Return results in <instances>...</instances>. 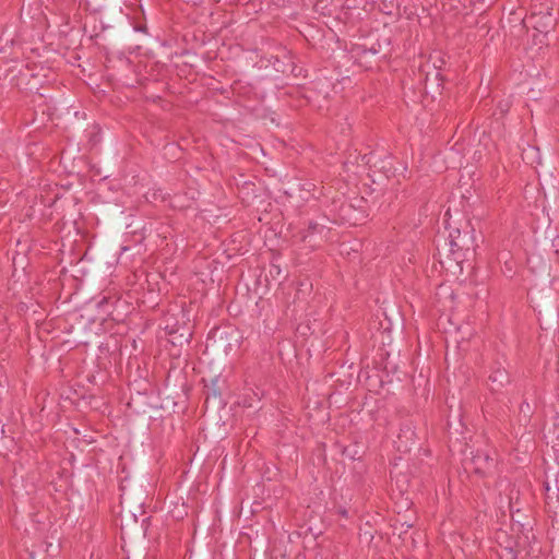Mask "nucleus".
I'll return each mask as SVG.
<instances>
[{
	"instance_id": "nucleus-1",
	"label": "nucleus",
	"mask_w": 559,
	"mask_h": 559,
	"mask_svg": "<svg viewBox=\"0 0 559 559\" xmlns=\"http://www.w3.org/2000/svg\"><path fill=\"white\" fill-rule=\"evenodd\" d=\"M523 23L526 27H532L537 32L534 34V38H538L542 43L543 38L555 27L556 17L549 7H542L538 11L534 10L527 15Z\"/></svg>"
},
{
	"instance_id": "nucleus-2",
	"label": "nucleus",
	"mask_w": 559,
	"mask_h": 559,
	"mask_svg": "<svg viewBox=\"0 0 559 559\" xmlns=\"http://www.w3.org/2000/svg\"><path fill=\"white\" fill-rule=\"evenodd\" d=\"M120 495V518L121 522L126 524H131V522L138 523V515L142 516V522L146 520L144 518L145 512L143 510L144 506V497L141 493L136 501L132 500L131 493L128 492L124 488H121Z\"/></svg>"
},
{
	"instance_id": "nucleus-3",
	"label": "nucleus",
	"mask_w": 559,
	"mask_h": 559,
	"mask_svg": "<svg viewBox=\"0 0 559 559\" xmlns=\"http://www.w3.org/2000/svg\"><path fill=\"white\" fill-rule=\"evenodd\" d=\"M544 489L547 511L555 518H559V473L554 475V478L547 476Z\"/></svg>"
},
{
	"instance_id": "nucleus-4",
	"label": "nucleus",
	"mask_w": 559,
	"mask_h": 559,
	"mask_svg": "<svg viewBox=\"0 0 559 559\" xmlns=\"http://www.w3.org/2000/svg\"><path fill=\"white\" fill-rule=\"evenodd\" d=\"M510 374L508 370L500 364L495 362L490 368L488 376V385L492 393H502L510 384Z\"/></svg>"
},
{
	"instance_id": "nucleus-5",
	"label": "nucleus",
	"mask_w": 559,
	"mask_h": 559,
	"mask_svg": "<svg viewBox=\"0 0 559 559\" xmlns=\"http://www.w3.org/2000/svg\"><path fill=\"white\" fill-rule=\"evenodd\" d=\"M468 468L479 476H485L493 466V459L485 451H477L469 460Z\"/></svg>"
},
{
	"instance_id": "nucleus-6",
	"label": "nucleus",
	"mask_w": 559,
	"mask_h": 559,
	"mask_svg": "<svg viewBox=\"0 0 559 559\" xmlns=\"http://www.w3.org/2000/svg\"><path fill=\"white\" fill-rule=\"evenodd\" d=\"M415 443V430L411 424L401 426L397 435V449L401 452L411 450V445Z\"/></svg>"
},
{
	"instance_id": "nucleus-7",
	"label": "nucleus",
	"mask_w": 559,
	"mask_h": 559,
	"mask_svg": "<svg viewBox=\"0 0 559 559\" xmlns=\"http://www.w3.org/2000/svg\"><path fill=\"white\" fill-rule=\"evenodd\" d=\"M323 226H320L319 224L311 222L306 230L300 231V239L301 241L306 242L316 233H321L323 231Z\"/></svg>"
},
{
	"instance_id": "nucleus-8",
	"label": "nucleus",
	"mask_w": 559,
	"mask_h": 559,
	"mask_svg": "<svg viewBox=\"0 0 559 559\" xmlns=\"http://www.w3.org/2000/svg\"><path fill=\"white\" fill-rule=\"evenodd\" d=\"M450 246H451L452 252H455L456 250L462 248V246L459 242H456L454 239L450 240Z\"/></svg>"
},
{
	"instance_id": "nucleus-9",
	"label": "nucleus",
	"mask_w": 559,
	"mask_h": 559,
	"mask_svg": "<svg viewBox=\"0 0 559 559\" xmlns=\"http://www.w3.org/2000/svg\"><path fill=\"white\" fill-rule=\"evenodd\" d=\"M337 514L343 516V518H347L348 516V512H347V510L345 508H340L337 510Z\"/></svg>"
},
{
	"instance_id": "nucleus-10",
	"label": "nucleus",
	"mask_w": 559,
	"mask_h": 559,
	"mask_svg": "<svg viewBox=\"0 0 559 559\" xmlns=\"http://www.w3.org/2000/svg\"><path fill=\"white\" fill-rule=\"evenodd\" d=\"M179 336H180V337H185V341H186L187 343H189V342H190V338H191V336H192V333H191L190 331H188V332H187V334L181 333Z\"/></svg>"
},
{
	"instance_id": "nucleus-11",
	"label": "nucleus",
	"mask_w": 559,
	"mask_h": 559,
	"mask_svg": "<svg viewBox=\"0 0 559 559\" xmlns=\"http://www.w3.org/2000/svg\"><path fill=\"white\" fill-rule=\"evenodd\" d=\"M367 2H372L373 0H366Z\"/></svg>"
}]
</instances>
